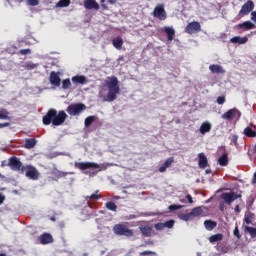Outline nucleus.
<instances>
[{"label":"nucleus","instance_id":"1","mask_svg":"<svg viewBox=\"0 0 256 256\" xmlns=\"http://www.w3.org/2000/svg\"><path fill=\"white\" fill-rule=\"evenodd\" d=\"M106 87L108 89V93L104 96L103 91L99 92L100 99L103 101H107L111 103L117 99V95L121 92V88H119V80L117 77H111L106 81Z\"/></svg>","mask_w":256,"mask_h":256},{"label":"nucleus","instance_id":"2","mask_svg":"<svg viewBox=\"0 0 256 256\" xmlns=\"http://www.w3.org/2000/svg\"><path fill=\"white\" fill-rule=\"evenodd\" d=\"M65 119H67V113L65 111H60L57 114V110L51 109L48 113L43 117L44 125H54V127H59V125H63L65 123Z\"/></svg>","mask_w":256,"mask_h":256},{"label":"nucleus","instance_id":"3","mask_svg":"<svg viewBox=\"0 0 256 256\" xmlns=\"http://www.w3.org/2000/svg\"><path fill=\"white\" fill-rule=\"evenodd\" d=\"M74 167L80 169V171H85L86 169H98V171H105L107 169V164H97L95 162H75Z\"/></svg>","mask_w":256,"mask_h":256},{"label":"nucleus","instance_id":"4","mask_svg":"<svg viewBox=\"0 0 256 256\" xmlns=\"http://www.w3.org/2000/svg\"><path fill=\"white\" fill-rule=\"evenodd\" d=\"M113 232L115 235H121L124 237H133V230L127 228V226L123 224H116L113 227Z\"/></svg>","mask_w":256,"mask_h":256},{"label":"nucleus","instance_id":"5","mask_svg":"<svg viewBox=\"0 0 256 256\" xmlns=\"http://www.w3.org/2000/svg\"><path fill=\"white\" fill-rule=\"evenodd\" d=\"M153 17L159 19V21H165L167 19V12L165 11V5L159 4L154 8L152 13Z\"/></svg>","mask_w":256,"mask_h":256},{"label":"nucleus","instance_id":"6","mask_svg":"<svg viewBox=\"0 0 256 256\" xmlns=\"http://www.w3.org/2000/svg\"><path fill=\"white\" fill-rule=\"evenodd\" d=\"M241 198V195L235 192H225L222 193L221 199L226 203V205H231L233 201H237V199Z\"/></svg>","mask_w":256,"mask_h":256},{"label":"nucleus","instance_id":"7","mask_svg":"<svg viewBox=\"0 0 256 256\" xmlns=\"http://www.w3.org/2000/svg\"><path fill=\"white\" fill-rule=\"evenodd\" d=\"M87 107L84 104H72L68 106L67 113L69 115L75 116L79 115L82 111H85Z\"/></svg>","mask_w":256,"mask_h":256},{"label":"nucleus","instance_id":"8","mask_svg":"<svg viewBox=\"0 0 256 256\" xmlns=\"http://www.w3.org/2000/svg\"><path fill=\"white\" fill-rule=\"evenodd\" d=\"M225 121H232V119H239L241 117V112L237 108H233L225 112L222 116Z\"/></svg>","mask_w":256,"mask_h":256},{"label":"nucleus","instance_id":"9","mask_svg":"<svg viewBox=\"0 0 256 256\" xmlns=\"http://www.w3.org/2000/svg\"><path fill=\"white\" fill-rule=\"evenodd\" d=\"M185 31L188 33V35L199 33V31H201V24L197 21L191 22L186 26Z\"/></svg>","mask_w":256,"mask_h":256},{"label":"nucleus","instance_id":"10","mask_svg":"<svg viewBox=\"0 0 256 256\" xmlns=\"http://www.w3.org/2000/svg\"><path fill=\"white\" fill-rule=\"evenodd\" d=\"M8 167L12 169V171H20L21 167H23V164L17 157H11L8 160Z\"/></svg>","mask_w":256,"mask_h":256},{"label":"nucleus","instance_id":"11","mask_svg":"<svg viewBox=\"0 0 256 256\" xmlns=\"http://www.w3.org/2000/svg\"><path fill=\"white\" fill-rule=\"evenodd\" d=\"M255 9V3L252 0H248L245 4H243L241 10L239 11V15H249L251 11Z\"/></svg>","mask_w":256,"mask_h":256},{"label":"nucleus","instance_id":"12","mask_svg":"<svg viewBox=\"0 0 256 256\" xmlns=\"http://www.w3.org/2000/svg\"><path fill=\"white\" fill-rule=\"evenodd\" d=\"M87 77L84 75H76L72 77L73 85H87Z\"/></svg>","mask_w":256,"mask_h":256},{"label":"nucleus","instance_id":"13","mask_svg":"<svg viewBox=\"0 0 256 256\" xmlns=\"http://www.w3.org/2000/svg\"><path fill=\"white\" fill-rule=\"evenodd\" d=\"M163 31L166 33L169 42L175 39V28H173V26H165Z\"/></svg>","mask_w":256,"mask_h":256},{"label":"nucleus","instance_id":"14","mask_svg":"<svg viewBox=\"0 0 256 256\" xmlns=\"http://www.w3.org/2000/svg\"><path fill=\"white\" fill-rule=\"evenodd\" d=\"M26 177H29V179H32L33 181H37V179H39V171L33 167H30L26 171Z\"/></svg>","mask_w":256,"mask_h":256},{"label":"nucleus","instance_id":"15","mask_svg":"<svg viewBox=\"0 0 256 256\" xmlns=\"http://www.w3.org/2000/svg\"><path fill=\"white\" fill-rule=\"evenodd\" d=\"M50 83L54 87H59V85H61V78L59 77V74H57L56 72H51Z\"/></svg>","mask_w":256,"mask_h":256},{"label":"nucleus","instance_id":"16","mask_svg":"<svg viewBox=\"0 0 256 256\" xmlns=\"http://www.w3.org/2000/svg\"><path fill=\"white\" fill-rule=\"evenodd\" d=\"M84 7L85 9H95V11H99V3L95 0H85Z\"/></svg>","mask_w":256,"mask_h":256},{"label":"nucleus","instance_id":"17","mask_svg":"<svg viewBox=\"0 0 256 256\" xmlns=\"http://www.w3.org/2000/svg\"><path fill=\"white\" fill-rule=\"evenodd\" d=\"M39 239H40V243H41L42 245H47V244H49V243H53V236H52L51 234H49V233H44V234H42V235L39 237Z\"/></svg>","mask_w":256,"mask_h":256},{"label":"nucleus","instance_id":"18","mask_svg":"<svg viewBox=\"0 0 256 256\" xmlns=\"http://www.w3.org/2000/svg\"><path fill=\"white\" fill-rule=\"evenodd\" d=\"M209 69L211 73H216V74H221L224 75L225 69H223V66L217 65V64H212L209 66Z\"/></svg>","mask_w":256,"mask_h":256},{"label":"nucleus","instance_id":"19","mask_svg":"<svg viewBox=\"0 0 256 256\" xmlns=\"http://www.w3.org/2000/svg\"><path fill=\"white\" fill-rule=\"evenodd\" d=\"M211 123L210 122H204L201 124L199 132L201 133V135H205V133H209V131H211Z\"/></svg>","mask_w":256,"mask_h":256},{"label":"nucleus","instance_id":"20","mask_svg":"<svg viewBox=\"0 0 256 256\" xmlns=\"http://www.w3.org/2000/svg\"><path fill=\"white\" fill-rule=\"evenodd\" d=\"M198 157V166L200 167V169H205V167H207V156H205L204 153H200Z\"/></svg>","mask_w":256,"mask_h":256},{"label":"nucleus","instance_id":"21","mask_svg":"<svg viewBox=\"0 0 256 256\" xmlns=\"http://www.w3.org/2000/svg\"><path fill=\"white\" fill-rule=\"evenodd\" d=\"M172 163H173V158L166 159L165 162L160 166L159 172L165 173V171H167L168 167H171Z\"/></svg>","mask_w":256,"mask_h":256},{"label":"nucleus","instance_id":"22","mask_svg":"<svg viewBox=\"0 0 256 256\" xmlns=\"http://www.w3.org/2000/svg\"><path fill=\"white\" fill-rule=\"evenodd\" d=\"M230 41H231V43H238L239 45H245V43H247V41H249V38L236 36V37L231 38Z\"/></svg>","mask_w":256,"mask_h":256},{"label":"nucleus","instance_id":"23","mask_svg":"<svg viewBox=\"0 0 256 256\" xmlns=\"http://www.w3.org/2000/svg\"><path fill=\"white\" fill-rule=\"evenodd\" d=\"M239 29H245L246 31H249L251 29H255V24L251 21H245L242 24L238 25Z\"/></svg>","mask_w":256,"mask_h":256},{"label":"nucleus","instance_id":"24","mask_svg":"<svg viewBox=\"0 0 256 256\" xmlns=\"http://www.w3.org/2000/svg\"><path fill=\"white\" fill-rule=\"evenodd\" d=\"M22 67L26 69V71H33V69H37L39 67V64H35L31 61L24 62L22 64Z\"/></svg>","mask_w":256,"mask_h":256},{"label":"nucleus","instance_id":"25","mask_svg":"<svg viewBox=\"0 0 256 256\" xmlns=\"http://www.w3.org/2000/svg\"><path fill=\"white\" fill-rule=\"evenodd\" d=\"M204 227L207 231H213V229H215V227H217V222H215L213 220H206L204 222Z\"/></svg>","mask_w":256,"mask_h":256},{"label":"nucleus","instance_id":"26","mask_svg":"<svg viewBox=\"0 0 256 256\" xmlns=\"http://www.w3.org/2000/svg\"><path fill=\"white\" fill-rule=\"evenodd\" d=\"M112 45L115 47V49H121L123 47V39L121 37L114 38Z\"/></svg>","mask_w":256,"mask_h":256},{"label":"nucleus","instance_id":"27","mask_svg":"<svg viewBox=\"0 0 256 256\" xmlns=\"http://www.w3.org/2000/svg\"><path fill=\"white\" fill-rule=\"evenodd\" d=\"M140 231L144 237H151V227L150 226H140Z\"/></svg>","mask_w":256,"mask_h":256},{"label":"nucleus","instance_id":"28","mask_svg":"<svg viewBox=\"0 0 256 256\" xmlns=\"http://www.w3.org/2000/svg\"><path fill=\"white\" fill-rule=\"evenodd\" d=\"M37 145V140L35 138L27 139L25 141V148L26 149H33Z\"/></svg>","mask_w":256,"mask_h":256},{"label":"nucleus","instance_id":"29","mask_svg":"<svg viewBox=\"0 0 256 256\" xmlns=\"http://www.w3.org/2000/svg\"><path fill=\"white\" fill-rule=\"evenodd\" d=\"M190 215L192 216V219H195V217L203 215V209H201V207H196L190 212Z\"/></svg>","mask_w":256,"mask_h":256},{"label":"nucleus","instance_id":"30","mask_svg":"<svg viewBox=\"0 0 256 256\" xmlns=\"http://www.w3.org/2000/svg\"><path fill=\"white\" fill-rule=\"evenodd\" d=\"M243 134H244L246 137H256V131L253 130V128H251V127H246V128L244 129Z\"/></svg>","mask_w":256,"mask_h":256},{"label":"nucleus","instance_id":"31","mask_svg":"<svg viewBox=\"0 0 256 256\" xmlns=\"http://www.w3.org/2000/svg\"><path fill=\"white\" fill-rule=\"evenodd\" d=\"M210 243H219V241H223V234H215L209 238Z\"/></svg>","mask_w":256,"mask_h":256},{"label":"nucleus","instance_id":"32","mask_svg":"<svg viewBox=\"0 0 256 256\" xmlns=\"http://www.w3.org/2000/svg\"><path fill=\"white\" fill-rule=\"evenodd\" d=\"M219 165L222 167H226L229 163V158L227 157V154H223L219 159H218Z\"/></svg>","mask_w":256,"mask_h":256},{"label":"nucleus","instance_id":"33","mask_svg":"<svg viewBox=\"0 0 256 256\" xmlns=\"http://www.w3.org/2000/svg\"><path fill=\"white\" fill-rule=\"evenodd\" d=\"M245 231L249 233L250 237L252 239H255L256 237V228L250 227V226H245Z\"/></svg>","mask_w":256,"mask_h":256},{"label":"nucleus","instance_id":"34","mask_svg":"<svg viewBox=\"0 0 256 256\" xmlns=\"http://www.w3.org/2000/svg\"><path fill=\"white\" fill-rule=\"evenodd\" d=\"M69 5H71V0H60L56 7H69Z\"/></svg>","mask_w":256,"mask_h":256},{"label":"nucleus","instance_id":"35","mask_svg":"<svg viewBox=\"0 0 256 256\" xmlns=\"http://www.w3.org/2000/svg\"><path fill=\"white\" fill-rule=\"evenodd\" d=\"M106 208H107L109 211H117V204L114 203V202H107V203H106Z\"/></svg>","mask_w":256,"mask_h":256},{"label":"nucleus","instance_id":"36","mask_svg":"<svg viewBox=\"0 0 256 256\" xmlns=\"http://www.w3.org/2000/svg\"><path fill=\"white\" fill-rule=\"evenodd\" d=\"M71 88V80L69 78L62 81V89H70Z\"/></svg>","mask_w":256,"mask_h":256},{"label":"nucleus","instance_id":"37","mask_svg":"<svg viewBox=\"0 0 256 256\" xmlns=\"http://www.w3.org/2000/svg\"><path fill=\"white\" fill-rule=\"evenodd\" d=\"M179 218H180L182 221H191V219H193V216H191V213H188V214H180V215H179Z\"/></svg>","mask_w":256,"mask_h":256},{"label":"nucleus","instance_id":"38","mask_svg":"<svg viewBox=\"0 0 256 256\" xmlns=\"http://www.w3.org/2000/svg\"><path fill=\"white\" fill-rule=\"evenodd\" d=\"M140 256H157V252L146 250V251L140 252Z\"/></svg>","mask_w":256,"mask_h":256},{"label":"nucleus","instance_id":"39","mask_svg":"<svg viewBox=\"0 0 256 256\" xmlns=\"http://www.w3.org/2000/svg\"><path fill=\"white\" fill-rule=\"evenodd\" d=\"M95 121V116H90L85 119V127L91 126V123Z\"/></svg>","mask_w":256,"mask_h":256},{"label":"nucleus","instance_id":"40","mask_svg":"<svg viewBox=\"0 0 256 256\" xmlns=\"http://www.w3.org/2000/svg\"><path fill=\"white\" fill-rule=\"evenodd\" d=\"M178 209H183V205L172 204L169 206L170 211H178Z\"/></svg>","mask_w":256,"mask_h":256},{"label":"nucleus","instance_id":"41","mask_svg":"<svg viewBox=\"0 0 256 256\" xmlns=\"http://www.w3.org/2000/svg\"><path fill=\"white\" fill-rule=\"evenodd\" d=\"M173 225H175V221H174V220H169V221H166V222L164 223V226H165V228H167V229H172Z\"/></svg>","mask_w":256,"mask_h":256},{"label":"nucleus","instance_id":"42","mask_svg":"<svg viewBox=\"0 0 256 256\" xmlns=\"http://www.w3.org/2000/svg\"><path fill=\"white\" fill-rule=\"evenodd\" d=\"M99 195L97 194V193H95V194H92V195H90V196H87L86 197V200L87 201H89V200H91V201H97V199H99Z\"/></svg>","mask_w":256,"mask_h":256},{"label":"nucleus","instance_id":"43","mask_svg":"<svg viewBox=\"0 0 256 256\" xmlns=\"http://www.w3.org/2000/svg\"><path fill=\"white\" fill-rule=\"evenodd\" d=\"M0 119H9V112H7L6 110H2L0 112Z\"/></svg>","mask_w":256,"mask_h":256},{"label":"nucleus","instance_id":"44","mask_svg":"<svg viewBox=\"0 0 256 256\" xmlns=\"http://www.w3.org/2000/svg\"><path fill=\"white\" fill-rule=\"evenodd\" d=\"M244 221L247 225H251L253 223V217L249 216L248 214L245 215Z\"/></svg>","mask_w":256,"mask_h":256},{"label":"nucleus","instance_id":"45","mask_svg":"<svg viewBox=\"0 0 256 256\" xmlns=\"http://www.w3.org/2000/svg\"><path fill=\"white\" fill-rule=\"evenodd\" d=\"M27 3L31 7H37V5H39V0H27Z\"/></svg>","mask_w":256,"mask_h":256},{"label":"nucleus","instance_id":"46","mask_svg":"<svg viewBox=\"0 0 256 256\" xmlns=\"http://www.w3.org/2000/svg\"><path fill=\"white\" fill-rule=\"evenodd\" d=\"M155 229L157 231H163V229H165V223H157V224H155Z\"/></svg>","mask_w":256,"mask_h":256},{"label":"nucleus","instance_id":"47","mask_svg":"<svg viewBox=\"0 0 256 256\" xmlns=\"http://www.w3.org/2000/svg\"><path fill=\"white\" fill-rule=\"evenodd\" d=\"M66 175H73V172H58L59 177H66Z\"/></svg>","mask_w":256,"mask_h":256},{"label":"nucleus","instance_id":"48","mask_svg":"<svg viewBox=\"0 0 256 256\" xmlns=\"http://www.w3.org/2000/svg\"><path fill=\"white\" fill-rule=\"evenodd\" d=\"M218 105H223L225 103V98L223 96H220L217 98Z\"/></svg>","mask_w":256,"mask_h":256},{"label":"nucleus","instance_id":"49","mask_svg":"<svg viewBox=\"0 0 256 256\" xmlns=\"http://www.w3.org/2000/svg\"><path fill=\"white\" fill-rule=\"evenodd\" d=\"M249 153H251L253 157H256V144L249 150Z\"/></svg>","mask_w":256,"mask_h":256},{"label":"nucleus","instance_id":"50","mask_svg":"<svg viewBox=\"0 0 256 256\" xmlns=\"http://www.w3.org/2000/svg\"><path fill=\"white\" fill-rule=\"evenodd\" d=\"M234 235H235V237H237V239H241V235H239V228H235V230H234Z\"/></svg>","mask_w":256,"mask_h":256},{"label":"nucleus","instance_id":"51","mask_svg":"<svg viewBox=\"0 0 256 256\" xmlns=\"http://www.w3.org/2000/svg\"><path fill=\"white\" fill-rule=\"evenodd\" d=\"M251 21L256 23V11L251 12Z\"/></svg>","mask_w":256,"mask_h":256},{"label":"nucleus","instance_id":"52","mask_svg":"<svg viewBox=\"0 0 256 256\" xmlns=\"http://www.w3.org/2000/svg\"><path fill=\"white\" fill-rule=\"evenodd\" d=\"M21 55H27V53H31L30 49H22L20 50Z\"/></svg>","mask_w":256,"mask_h":256},{"label":"nucleus","instance_id":"53","mask_svg":"<svg viewBox=\"0 0 256 256\" xmlns=\"http://www.w3.org/2000/svg\"><path fill=\"white\" fill-rule=\"evenodd\" d=\"M237 139H239V137L237 135H233L232 136V142L234 143V145H237Z\"/></svg>","mask_w":256,"mask_h":256},{"label":"nucleus","instance_id":"54","mask_svg":"<svg viewBox=\"0 0 256 256\" xmlns=\"http://www.w3.org/2000/svg\"><path fill=\"white\" fill-rule=\"evenodd\" d=\"M4 202H5V196H3V194L0 193V205H3Z\"/></svg>","mask_w":256,"mask_h":256},{"label":"nucleus","instance_id":"55","mask_svg":"<svg viewBox=\"0 0 256 256\" xmlns=\"http://www.w3.org/2000/svg\"><path fill=\"white\" fill-rule=\"evenodd\" d=\"M186 199H187L188 203H193V197H191V195H187Z\"/></svg>","mask_w":256,"mask_h":256},{"label":"nucleus","instance_id":"56","mask_svg":"<svg viewBox=\"0 0 256 256\" xmlns=\"http://www.w3.org/2000/svg\"><path fill=\"white\" fill-rule=\"evenodd\" d=\"M3 127H9V123H3V124H1L0 123V129H3Z\"/></svg>","mask_w":256,"mask_h":256},{"label":"nucleus","instance_id":"57","mask_svg":"<svg viewBox=\"0 0 256 256\" xmlns=\"http://www.w3.org/2000/svg\"><path fill=\"white\" fill-rule=\"evenodd\" d=\"M108 3L110 5H115L117 3V0H108Z\"/></svg>","mask_w":256,"mask_h":256},{"label":"nucleus","instance_id":"58","mask_svg":"<svg viewBox=\"0 0 256 256\" xmlns=\"http://www.w3.org/2000/svg\"><path fill=\"white\" fill-rule=\"evenodd\" d=\"M252 183H253L254 185H256V172L254 173V177H253Z\"/></svg>","mask_w":256,"mask_h":256},{"label":"nucleus","instance_id":"59","mask_svg":"<svg viewBox=\"0 0 256 256\" xmlns=\"http://www.w3.org/2000/svg\"><path fill=\"white\" fill-rule=\"evenodd\" d=\"M146 245H153V241L146 242Z\"/></svg>","mask_w":256,"mask_h":256},{"label":"nucleus","instance_id":"60","mask_svg":"<svg viewBox=\"0 0 256 256\" xmlns=\"http://www.w3.org/2000/svg\"><path fill=\"white\" fill-rule=\"evenodd\" d=\"M235 211H236V213H239V206L235 207Z\"/></svg>","mask_w":256,"mask_h":256},{"label":"nucleus","instance_id":"61","mask_svg":"<svg viewBox=\"0 0 256 256\" xmlns=\"http://www.w3.org/2000/svg\"><path fill=\"white\" fill-rule=\"evenodd\" d=\"M206 173L209 175V173H211V169H207Z\"/></svg>","mask_w":256,"mask_h":256},{"label":"nucleus","instance_id":"62","mask_svg":"<svg viewBox=\"0 0 256 256\" xmlns=\"http://www.w3.org/2000/svg\"><path fill=\"white\" fill-rule=\"evenodd\" d=\"M102 7H103L104 9H107V6H105V4H102Z\"/></svg>","mask_w":256,"mask_h":256},{"label":"nucleus","instance_id":"63","mask_svg":"<svg viewBox=\"0 0 256 256\" xmlns=\"http://www.w3.org/2000/svg\"><path fill=\"white\" fill-rule=\"evenodd\" d=\"M197 255H198V256H201V252H198Z\"/></svg>","mask_w":256,"mask_h":256},{"label":"nucleus","instance_id":"64","mask_svg":"<svg viewBox=\"0 0 256 256\" xmlns=\"http://www.w3.org/2000/svg\"><path fill=\"white\" fill-rule=\"evenodd\" d=\"M0 256H7V255H5V254H0Z\"/></svg>","mask_w":256,"mask_h":256}]
</instances>
